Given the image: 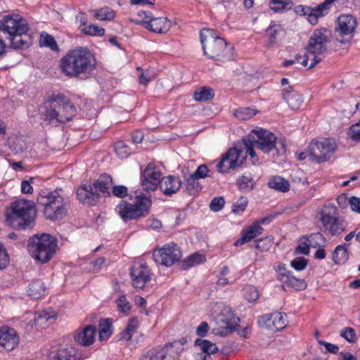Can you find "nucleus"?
<instances>
[{"label": "nucleus", "instance_id": "nucleus-1", "mask_svg": "<svg viewBox=\"0 0 360 360\" xmlns=\"http://www.w3.org/2000/svg\"><path fill=\"white\" fill-rule=\"evenodd\" d=\"M60 68L67 76H86L96 68V60L91 52L84 48L69 51L60 60Z\"/></svg>", "mask_w": 360, "mask_h": 360}, {"label": "nucleus", "instance_id": "nucleus-2", "mask_svg": "<svg viewBox=\"0 0 360 360\" xmlns=\"http://www.w3.org/2000/svg\"><path fill=\"white\" fill-rule=\"evenodd\" d=\"M200 37L204 53L210 58L218 61L231 58V47H227L226 41L214 30L204 28L200 31Z\"/></svg>", "mask_w": 360, "mask_h": 360}, {"label": "nucleus", "instance_id": "nucleus-3", "mask_svg": "<svg viewBox=\"0 0 360 360\" xmlns=\"http://www.w3.org/2000/svg\"><path fill=\"white\" fill-rule=\"evenodd\" d=\"M34 202L22 200L13 202L6 213L7 223L18 229L30 227L34 221Z\"/></svg>", "mask_w": 360, "mask_h": 360}, {"label": "nucleus", "instance_id": "nucleus-4", "mask_svg": "<svg viewBox=\"0 0 360 360\" xmlns=\"http://www.w3.org/2000/svg\"><path fill=\"white\" fill-rule=\"evenodd\" d=\"M39 205L44 207L46 217L51 220L60 219L65 215L68 210V202L58 193V190L50 191L41 190L37 198Z\"/></svg>", "mask_w": 360, "mask_h": 360}, {"label": "nucleus", "instance_id": "nucleus-5", "mask_svg": "<svg viewBox=\"0 0 360 360\" xmlns=\"http://www.w3.org/2000/svg\"><path fill=\"white\" fill-rule=\"evenodd\" d=\"M56 239L50 234L36 235L28 241L27 250L35 260L41 264L49 262L56 253Z\"/></svg>", "mask_w": 360, "mask_h": 360}, {"label": "nucleus", "instance_id": "nucleus-6", "mask_svg": "<svg viewBox=\"0 0 360 360\" xmlns=\"http://www.w3.org/2000/svg\"><path fill=\"white\" fill-rule=\"evenodd\" d=\"M150 199L145 195H136L134 203L122 200L115 207V212L124 221L137 219L149 213Z\"/></svg>", "mask_w": 360, "mask_h": 360}, {"label": "nucleus", "instance_id": "nucleus-7", "mask_svg": "<svg viewBox=\"0 0 360 360\" xmlns=\"http://www.w3.org/2000/svg\"><path fill=\"white\" fill-rule=\"evenodd\" d=\"M320 221L321 222L324 232H328L331 236H339L344 232L347 226V223L342 217H339L337 214V208L335 205H328L320 212Z\"/></svg>", "mask_w": 360, "mask_h": 360}, {"label": "nucleus", "instance_id": "nucleus-8", "mask_svg": "<svg viewBox=\"0 0 360 360\" xmlns=\"http://www.w3.org/2000/svg\"><path fill=\"white\" fill-rule=\"evenodd\" d=\"M330 42V32L327 29H317L311 35L306 47L307 53L313 55V62L309 69L313 68L316 64L321 61L319 55L325 53L328 49V44Z\"/></svg>", "mask_w": 360, "mask_h": 360}, {"label": "nucleus", "instance_id": "nucleus-9", "mask_svg": "<svg viewBox=\"0 0 360 360\" xmlns=\"http://www.w3.org/2000/svg\"><path fill=\"white\" fill-rule=\"evenodd\" d=\"M252 134L256 135V137L250 135L256 147L264 153H268L273 149H276L278 153L285 151V146L283 140H277L276 136L272 132L260 129L259 130H252Z\"/></svg>", "mask_w": 360, "mask_h": 360}, {"label": "nucleus", "instance_id": "nucleus-10", "mask_svg": "<svg viewBox=\"0 0 360 360\" xmlns=\"http://www.w3.org/2000/svg\"><path fill=\"white\" fill-rule=\"evenodd\" d=\"M336 148L337 144L333 139H315L310 143L308 153L313 161L319 163L329 160Z\"/></svg>", "mask_w": 360, "mask_h": 360}, {"label": "nucleus", "instance_id": "nucleus-11", "mask_svg": "<svg viewBox=\"0 0 360 360\" xmlns=\"http://www.w3.org/2000/svg\"><path fill=\"white\" fill-rule=\"evenodd\" d=\"M153 259L158 264L171 266L180 260L182 257L181 250L177 244L170 243L162 248L155 249L153 252Z\"/></svg>", "mask_w": 360, "mask_h": 360}, {"label": "nucleus", "instance_id": "nucleus-12", "mask_svg": "<svg viewBox=\"0 0 360 360\" xmlns=\"http://www.w3.org/2000/svg\"><path fill=\"white\" fill-rule=\"evenodd\" d=\"M356 26L357 22L354 16L352 15H341L338 18L337 26L334 31L336 40L341 44L349 42L353 37Z\"/></svg>", "mask_w": 360, "mask_h": 360}, {"label": "nucleus", "instance_id": "nucleus-13", "mask_svg": "<svg viewBox=\"0 0 360 360\" xmlns=\"http://www.w3.org/2000/svg\"><path fill=\"white\" fill-rule=\"evenodd\" d=\"M28 30L29 25L26 20L18 14L6 15L0 21V37L7 34L27 33Z\"/></svg>", "mask_w": 360, "mask_h": 360}, {"label": "nucleus", "instance_id": "nucleus-14", "mask_svg": "<svg viewBox=\"0 0 360 360\" xmlns=\"http://www.w3.org/2000/svg\"><path fill=\"white\" fill-rule=\"evenodd\" d=\"M246 160V155H243V150L237 147L231 148L222 156L218 162L217 168L219 172H228L231 169L240 166Z\"/></svg>", "mask_w": 360, "mask_h": 360}, {"label": "nucleus", "instance_id": "nucleus-15", "mask_svg": "<svg viewBox=\"0 0 360 360\" xmlns=\"http://www.w3.org/2000/svg\"><path fill=\"white\" fill-rule=\"evenodd\" d=\"M53 104L56 105L58 114V123H63L71 120L75 114V107L63 95L54 96L53 97Z\"/></svg>", "mask_w": 360, "mask_h": 360}, {"label": "nucleus", "instance_id": "nucleus-16", "mask_svg": "<svg viewBox=\"0 0 360 360\" xmlns=\"http://www.w3.org/2000/svg\"><path fill=\"white\" fill-rule=\"evenodd\" d=\"M162 174L153 163H149L141 174V186L145 191H153L160 187Z\"/></svg>", "mask_w": 360, "mask_h": 360}, {"label": "nucleus", "instance_id": "nucleus-17", "mask_svg": "<svg viewBox=\"0 0 360 360\" xmlns=\"http://www.w3.org/2000/svg\"><path fill=\"white\" fill-rule=\"evenodd\" d=\"M258 323L261 327L278 331L285 328L288 323V317L285 314L276 311L261 316L258 320Z\"/></svg>", "mask_w": 360, "mask_h": 360}, {"label": "nucleus", "instance_id": "nucleus-18", "mask_svg": "<svg viewBox=\"0 0 360 360\" xmlns=\"http://www.w3.org/2000/svg\"><path fill=\"white\" fill-rule=\"evenodd\" d=\"M132 285L136 288L143 289L150 281L151 275L149 268L144 264H135L131 269Z\"/></svg>", "mask_w": 360, "mask_h": 360}, {"label": "nucleus", "instance_id": "nucleus-19", "mask_svg": "<svg viewBox=\"0 0 360 360\" xmlns=\"http://www.w3.org/2000/svg\"><path fill=\"white\" fill-rule=\"evenodd\" d=\"M19 340L14 328L7 326L0 327V347L5 351L14 349L18 345Z\"/></svg>", "mask_w": 360, "mask_h": 360}, {"label": "nucleus", "instance_id": "nucleus-20", "mask_svg": "<svg viewBox=\"0 0 360 360\" xmlns=\"http://www.w3.org/2000/svg\"><path fill=\"white\" fill-rule=\"evenodd\" d=\"M239 319L236 317L229 309H224L218 318L219 325L229 333L236 330L238 326Z\"/></svg>", "mask_w": 360, "mask_h": 360}, {"label": "nucleus", "instance_id": "nucleus-21", "mask_svg": "<svg viewBox=\"0 0 360 360\" xmlns=\"http://www.w3.org/2000/svg\"><path fill=\"white\" fill-rule=\"evenodd\" d=\"M96 334V326L88 325L82 330L77 331L75 340L79 345L87 347L94 342Z\"/></svg>", "mask_w": 360, "mask_h": 360}, {"label": "nucleus", "instance_id": "nucleus-22", "mask_svg": "<svg viewBox=\"0 0 360 360\" xmlns=\"http://www.w3.org/2000/svg\"><path fill=\"white\" fill-rule=\"evenodd\" d=\"M77 195L81 202L89 205H94L100 197L91 185L82 186L77 189Z\"/></svg>", "mask_w": 360, "mask_h": 360}, {"label": "nucleus", "instance_id": "nucleus-23", "mask_svg": "<svg viewBox=\"0 0 360 360\" xmlns=\"http://www.w3.org/2000/svg\"><path fill=\"white\" fill-rule=\"evenodd\" d=\"M181 184L178 176L169 175L162 178L160 188L165 195L170 196L180 189Z\"/></svg>", "mask_w": 360, "mask_h": 360}, {"label": "nucleus", "instance_id": "nucleus-24", "mask_svg": "<svg viewBox=\"0 0 360 360\" xmlns=\"http://www.w3.org/2000/svg\"><path fill=\"white\" fill-rule=\"evenodd\" d=\"M320 4L314 8L299 5L295 8V11L299 15H308V20L311 25L318 22V18L324 16L322 8H319Z\"/></svg>", "mask_w": 360, "mask_h": 360}, {"label": "nucleus", "instance_id": "nucleus-25", "mask_svg": "<svg viewBox=\"0 0 360 360\" xmlns=\"http://www.w3.org/2000/svg\"><path fill=\"white\" fill-rule=\"evenodd\" d=\"M171 26L170 21L167 18H154L149 21H144V27L154 32L165 33Z\"/></svg>", "mask_w": 360, "mask_h": 360}, {"label": "nucleus", "instance_id": "nucleus-26", "mask_svg": "<svg viewBox=\"0 0 360 360\" xmlns=\"http://www.w3.org/2000/svg\"><path fill=\"white\" fill-rule=\"evenodd\" d=\"M5 37L10 41L11 47L14 49L27 48L32 43L31 37L27 33L7 34Z\"/></svg>", "mask_w": 360, "mask_h": 360}, {"label": "nucleus", "instance_id": "nucleus-27", "mask_svg": "<svg viewBox=\"0 0 360 360\" xmlns=\"http://www.w3.org/2000/svg\"><path fill=\"white\" fill-rule=\"evenodd\" d=\"M263 231L264 229L258 223L255 222L247 231H243L241 237L235 242L234 245L236 247L240 246L262 234Z\"/></svg>", "mask_w": 360, "mask_h": 360}, {"label": "nucleus", "instance_id": "nucleus-28", "mask_svg": "<svg viewBox=\"0 0 360 360\" xmlns=\"http://www.w3.org/2000/svg\"><path fill=\"white\" fill-rule=\"evenodd\" d=\"M283 97L288 103L289 107L293 110L300 109L303 104L302 96L297 91H289L285 89Z\"/></svg>", "mask_w": 360, "mask_h": 360}, {"label": "nucleus", "instance_id": "nucleus-29", "mask_svg": "<svg viewBox=\"0 0 360 360\" xmlns=\"http://www.w3.org/2000/svg\"><path fill=\"white\" fill-rule=\"evenodd\" d=\"M112 184V177L104 174L101 175L98 179L91 186H93L94 190L97 193L100 191L102 193H107L109 195V188L111 187Z\"/></svg>", "mask_w": 360, "mask_h": 360}, {"label": "nucleus", "instance_id": "nucleus-30", "mask_svg": "<svg viewBox=\"0 0 360 360\" xmlns=\"http://www.w3.org/2000/svg\"><path fill=\"white\" fill-rule=\"evenodd\" d=\"M56 315L52 310H44L36 314L35 321L39 326L49 325L56 320Z\"/></svg>", "mask_w": 360, "mask_h": 360}, {"label": "nucleus", "instance_id": "nucleus-31", "mask_svg": "<svg viewBox=\"0 0 360 360\" xmlns=\"http://www.w3.org/2000/svg\"><path fill=\"white\" fill-rule=\"evenodd\" d=\"M99 340L104 341L108 340L112 333V319H106L100 321L98 325Z\"/></svg>", "mask_w": 360, "mask_h": 360}, {"label": "nucleus", "instance_id": "nucleus-32", "mask_svg": "<svg viewBox=\"0 0 360 360\" xmlns=\"http://www.w3.org/2000/svg\"><path fill=\"white\" fill-rule=\"evenodd\" d=\"M347 246L348 245L343 244L336 247L333 253V259L335 264H344L347 261L349 258Z\"/></svg>", "mask_w": 360, "mask_h": 360}, {"label": "nucleus", "instance_id": "nucleus-33", "mask_svg": "<svg viewBox=\"0 0 360 360\" xmlns=\"http://www.w3.org/2000/svg\"><path fill=\"white\" fill-rule=\"evenodd\" d=\"M214 97L213 90L207 86H202L196 89L193 94V98L198 102L211 101Z\"/></svg>", "mask_w": 360, "mask_h": 360}, {"label": "nucleus", "instance_id": "nucleus-34", "mask_svg": "<svg viewBox=\"0 0 360 360\" xmlns=\"http://www.w3.org/2000/svg\"><path fill=\"white\" fill-rule=\"evenodd\" d=\"M54 360H79L75 348L60 349L56 354Z\"/></svg>", "mask_w": 360, "mask_h": 360}, {"label": "nucleus", "instance_id": "nucleus-35", "mask_svg": "<svg viewBox=\"0 0 360 360\" xmlns=\"http://www.w3.org/2000/svg\"><path fill=\"white\" fill-rule=\"evenodd\" d=\"M268 185L271 188L281 192H286L290 188L288 181L281 176H274L269 181Z\"/></svg>", "mask_w": 360, "mask_h": 360}, {"label": "nucleus", "instance_id": "nucleus-36", "mask_svg": "<svg viewBox=\"0 0 360 360\" xmlns=\"http://www.w3.org/2000/svg\"><path fill=\"white\" fill-rule=\"evenodd\" d=\"M45 287L40 280L33 281L29 285L28 295L34 299L40 297L44 292Z\"/></svg>", "mask_w": 360, "mask_h": 360}, {"label": "nucleus", "instance_id": "nucleus-37", "mask_svg": "<svg viewBox=\"0 0 360 360\" xmlns=\"http://www.w3.org/2000/svg\"><path fill=\"white\" fill-rule=\"evenodd\" d=\"M138 328L139 321L137 318H131L125 330L121 333V339L127 341L129 340Z\"/></svg>", "mask_w": 360, "mask_h": 360}, {"label": "nucleus", "instance_id": "nucleus-38", "mask_svg": "<svg viewBox=\"0 0 360 360\" xmlns=\"http://www.w3.org/2000/svg\"><path fill=\"white\" fill-rule=\"evenodd\" d=\"M257 112L255 108L243 107L235 110L233 115L239 120H245L252 117Z\"/></svg>", "mask_w": 360, "mask_h": 360}, {"label": "nucleus", "instance_id": "nucleus-39", "mask_svg": "<svg viewBox=\"0 0 360 360\" xmlns=\"http://www.w3.org/2000/svg\"><path fill=\"white\" fill-rule=\"evenodd\" d=\"M283 28L278 24L271 23L266 29V36L269 38V42L273 44L276 42L278 37L283 32Z\"/></svg>", "mask_w": 360, "mask_h": 360}, {"label": "nucleus", "instance_id": "nucleus-40", "mask_svg": "<svg viewBox=\"0 0 360 360\" xmlns=\"http://www.w3.org/2000/svg\"><path fill=\"white\" fill-rule=\"evenodd\" d=\"M195 345L199 347L204 353L207 354H214L218 351L216 345L207 340L197 339L195 341Z\"/></svg>", "mask_w": 360, "mask_h": 360}, {"label": "nucleus", "instance_id": "nucleus-41", "mask_svg": "<svg viewBox=\"0 0 360 360\" xmlns=\"http://www.w3.org/2000/svg\"><path fill=\"white\" fill-rule=\"evenodd\" d=\"M283 285L288 287H291L295 290H304L307 286L304 280L297 278L293 276H291L288 279L283 281Z\"/></svg>", "mask_w": 360, "mask_h": 360}, {"label": "nucleus", "instance_id": "nucleus-42", "mask_svg": "<svg viewBox=\"0 0 360 360\" xmlns=\"http://www.w3.org/2000/svg\"><path fill=\"white\" fill-rule=\"evenodd\" d=\"M292 2L290 0H271L270 8L275 12H283L292 8Z\"/></svg>", "mask_w": 360, "mask_h": 360}, {"label": "nucleus", "instance_id": "nucleus-43", "mask_svg": "<svg viewBox=\"0 0 360 360\" xmlns=\"http://www.w3.org/2000/svg\"><path fill=\"white\" fill-rule=\"evenodd\" d=\"M41 115L43 118L45 120L49 121L50 123L53 122L54 120L58 123V114L56 105L53 104V101H51L50 107H45L44 111L41 112Z\"/></svg>", "mask_w": 360, "mask_h": 360}, {"label": "nucleus", "instance_id": "nucleus-44", "mask_svg": "<svg viewBox=\"0 0 360 360\" xmlns=\"http://www.w3.org/2000/svg\"><path fill=\"white\" fill-rule=\"evenodd\" d=\"M198 179L195 178L192 174L186 180V191L189 195H193L201 188V185L198 181Z\"/></svg>", "mask_w": 360, "mask_h": 360}, {"label": "nucleus", "instance_id": "nucleus-45", "mask_svg": "<svg viewBox=\"0 0 360 360\" xmlns=\"http://www.w3.org/2000/svg\"><path fill=\"white\" fill-rule=\"evenodd\" d=\"M94 17L100 20H110L115 17L114 11L108 8H102L95 11Z\"/></svg>", "mask_w": 360, "mask_h": 360}, {"label": "nucleus", "instance_id": "nucleus-46", "mask_svg": "<svg viewBox=\"0 0 360 360\" xmlns=\"http://www.w3.org/2000/svg\"><path fill=\"white\" fill-rule=\"evenodd\" d=\"M205 260L206 259L204 255L195 252L188 256L185 260V262L187 265V267H192L205 262Z\"/></svg>", "mask_w": 360, "mask_h": 360}, {"label": "nucleus", "instance_id": "nucleus-47", "mask_svg": "<svg viewBox=\"0 0 360 360\" xmlns=\"http://www.w3.org/2000/svg\"><path fill=\"white\" fill-rule=\"evenodd\" d=\"M326 239L323 235L319 232L311 234L308 238V242L310 247L318 248L324 244Z\"/></svg>", "mask_w": 360, "mask_h": 360}, {"label": "nucleus", "instance_id": "nucleus-48", "mask_svg": "<svg viewBox=\"0 0 360 360\" xmlns=\"http://www.w3.org/2000/svg\"><path fill=\"white\" fill-rule=\"evenodd\" d=\"M166 355L162 350L151 349L143 355L140 360H165Z\"/></svg>", "mask_w": 360, "mask_h": 360}, {"label": "nucleus", "instance_id": "nucleus-49", "mask_svg": "<svg viewBox=\"0 0 360 360\" xmlns=\"http://www.w3.org/2000/svg\"><path fill=\"white\" fill-rule=\"evenodd\" d=\"M238 184L239 189L243 191H250L254 187L252 178L248 176H242L239 179Z\"/></svg>", "mask_w": 360, "mask_h": 360}, {"label": "nucleus", "instance_id": "nucleus-50", "mask_svg": "<svg viewBox=\"0 0 360 360\" xmlns=\"http://www.w3.org/2000/svg\"><path fill=\"white\" fill-rule=\"evenodd\" d=\"M82 32L91 36H103L105 33V29L95 25H90L83 27Z\"/></svg>", "mask_w": 360, "mask_h": 360}, {"label": "nucleus", "instance_id": "nucleus-51", "mask_svg": "<svg viewBox=\"0 0 360 360\" xmlns=\"http://www.w3.org/2000/svg\"><path fill=\"white\" fill-rule=\"evenodd\" d=\"M242 141L245 149V152L243 150V155H245L247 156V155L249 154L252 158H255L256 156V153L253 148L256 146L252 140L251 136L243 138Z\"/></svg>", "mask_w": 360, "mask_h": 360}, {"label": "nucleus", "instance_id": "nucleus-52", "mask_svg": "<svg viewBox=\"0 0 360 360\" xmlns=\"http://www.w3.org/2000/svg\"><path fill=\"white\" fill-rule=\"evenodd\" d=\"M115 150L122 159L127 158L131 153L129 146L121 141L115 144Z\"/></svg>", "mask_w": 360, "mask_h": 360}, {"label": "nucleus", "instance_id": "nucleus-53", "mask_svg": "<svg viewBox=\"0 0 360 360\" xmlns=\"http://www.w3.org/2000/svg\"><path fill=\"white\" fill-rule=\"evenodd\" d=\"M11 147L15 153L19 154L23 153L27 149V144L22 138L16 137Z\"/></svg>", "mask_w": 360, "mask_h": 360}, {"label": "nucleus", "instance_id": "nucleus-54", "mask_svg": "<svg viewBox=\"0 0 360 360\" xmlns=\"http://www.w3.org/2000/svg\"><path fill=\"white\" fill-rule=\"evenodd\" d=\"M248 202L247 198L241 196L233 205L232 212L238 214L242 213L245 210Z\"/></svg>", "mask_w": 360, "mask_h": 360}, {"label": "nucleus", "instance_id": "nucleus-55", "mask_svg": "<svg viewBox=\"0 0 360 360\" xmlns=\"http://www.w3.org/2000/svg\"><path fill=\"white\" fill-rule=\"evenodd\" d=\"M244 295L248 302H253L258 299L259 293L257 289L252 285L248 286L243 290Z\"/></svg>", "mask_w": 360, "mask_h": 360}, {"label": "nucleus", "instance_id": "nucleus-56", "mask_svg": "<svg viewBox=\"0 0 360 360\" xmlns=\"http://www.w3.org/2000/svg\"><path fill=\"white\" fill-rule=\"evenodd\" d=\"M340 336L349 342H354L356 340L355 331L350 327H345L342 328L340 331Z\"/></svg>", "mask_w": 360, "mask_h": 360}, {"label": "nucleus", "instance_id": "nucleus-57", "mask_svg": "<svg viewBox=\"0 0 360 360\" xmlns=\"http://www.w3.org/2000/svg\"><path fill=\"white\" fill-rule=\"evenodd\" d=\"M117 306L120 311L127 312L131 309V304L124 295L120 296L116 300Z\"/></svg>", "mask_w": 360, "mask_h": 360}, {"label": "nucleus", "instance_id": "nucleus-58", "mask_svg": "<svg viewBox=\"0 0 360 360\" xmlns=\"http://www.w3.org/2000/svg\"><path fill=\"white\" fill-rule=\"evenodd\" d=\"M40 42L44 46L50 47L52 50H56L58 49V45L56 40L52 36L49 34H41V39Z\"/></svg>", "mask_w": 360, "mask_h": 360}, {"label": "nucleus", "instance_id": "nucleus-59", "mask_svg": "<svg viewBox=\"0 0 360 360\" xmlns=\"http://www.w3.org/2000/svg\"><path fill=\"white\" fill-rule=\"evenodd\" d=\"M225 204V200L222 197L214 198L210 203V208L212 211L219 212L221 210Z\"/></svg>", "mask_w": 360, "mask_h": 360}, {"label": "nucleus", "instance_id": "nucleus-60", "mask_svg": "<svg viewBox=\"0 0 360 360\" xmlns=\"http://www.w3.org/2000/svg\"><path fill=\"white\" fill-rule=\"evenodd\" d=\"M308 264L307 259L304 257H296L291 261L290 265L297 271H302L304 269Z\"/></svg>", "mask_w": 360, "mask_h": 360}, {"label": "nucleus", "instance_id": "nucleus-61", "mask_svg": "<svg viewBox=\"0 0 360 360\" xmlns=\"http://www.w3.org/2000/svg\"><path fill=\"white\" fill-rule=\"evenodd\" d=\"M137 15L140 19L132 20L136 24H142L144 25V21H149L153 17L152 13L146 11H139L137 13Z\"/></svg>", "mask_w": 360, "mask_h": 360}, {"label": "nucleus", "instance_id": "nucleus-62", "mask_svg": "<svg viewBox=\"0 0 360 360\" xmlns=\"http://www.w3.org/2000/svg\"><path fill=\"white\" fill-rule=\"evenodd\" d=\"M210 170L206 165H200L196 171L192 174L193 176H194L195 178L197 179H204L207 176H210V174H209Z\"/></svg>", "mask_w": 360, "mask_h": 360}, {"label": "nucleus", "instance_id": "nucleus-63", "mask_svg": "<svg viewBox=\"0 0 360 360\" xmlns=\"http://www.w3.org/2000/svg\"><path fill=\"white\" fill-rule=\"evenodd\" d=\"M9 263V257L4 245L0 243V269L7 266Z\"/></svg>", "mask_w": 360, "mask_h": 360}, {"label": "nucleus", "instance_id": "nucleus-64", "mask_svg": "<svg viewBox=\"0 0 360 360\" xmlns=\"http://www.w3.org/2000/svg\"><path fill=\"white\" fill-rule=\"evenodd\" d=\"M349 136L353 140L360 141V120L350 127Z\"/></svg>", "mask_w": 360, "mask_h": 360}]
</instances>
